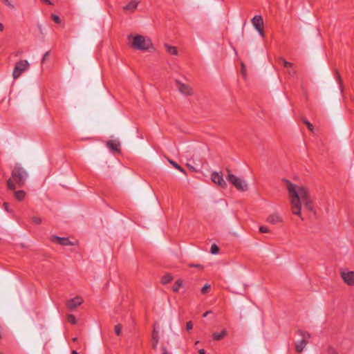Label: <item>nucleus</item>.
Wrapping results in <instances>:
<instances>
[{
    "label": "nucleus",
    "mask_w": 354,
    "mask_h": 354,
    "mask_svg": "<svg viewBox=\"0 0 354 354\" xmlns=\"http://www.w3.org/2000/svg\"><path fill=\"white\" fill-rule=\"evenodd\" d=\"M29 66L30 64L26 59H21L17 62L12 72L13 79L17 80L19 78L21 73L26 71L29 68Z\"/></svg>",
    "instance_id": "nucleus-5"
},
{
    "label": "nucleus",
    "mask_w": 354,
    "mask_h": 354,
    "mask_svg": "<svg viewBox=\"0 0 354 354\" xmlns=\"http://www.w3.org/2000/svg\"><path fill=\"white\" fill-rule=\"evenodd\" d=\"M193 328V324L191 321H189L186 323V329L187 330H192Z\"/></svg>",
    "instance_id": "nucleus-37"
},
{
    "label": "nucleus",
    "mask_w": 354,
    "mask_h": 354,
    "mask_svg": "<svg viewBox=\"0 0 354 354\" xmlns=\"http://www.w3.org/2000/svg\"><path fill=\"white\" fill-rule=\"evenodd\" d=\"M106 145L112 152H117L118 153H120V143L118 140H108L106 143Z\"/></svg>",
    "instance_id": "nucleus-12"
},
{
    "label": "nucleus",
    "mask_w": 354,
    "mask_h": 354,
    "mask_svg": "<svg viewBox=\"0 0 354 354\" xmlns=\"http://www.w3.org/2000/svg\"><path fill=\"white\" fill-rule=\"evenodd\" d=\"M169 162L176 169H177L178 170H179L180 171H181L184 174H186L185 170L180 165H179L177 162H176L171 160H169Z\"/></svg>",
    "instance_id": "nucleus-24"
},
{
    "label": "nucleus",
    "mask_w": 354,
    "mask_h": 354,
    "mask_svg": "<svg viewBox=\"0 0 354 354\" xmlns=\"http://www.w3.org/2000/svg\"><path fill=\"white\" fill-rule=\"evenodd\" d=\"M3 205L4 209L7 212H12V211L9 208V204L7 202H4Z\"/></svg>",
    "instance_id": "nucleus-36"
},
{
    "label": "nucleus",
    "mask_w": 354,
    "mask_h": 354,
    "mask_svg": "<svg viewBox=\"0 0 354 354\" xmlns=\"http://www.w3.org/2000/svg\"><path fill=\"white\" fill-rule=\"evenodd\" d=\"M51 19L56 24H59L61 23V19H60L58 15H57L52 14L51 15Z\"/></svg>",
    "instance_id": "nucleus-32"
},
{
    "label": "nucleus",
    "mask_w": 354,
    "mask_h": 354,
    "mask_svg": "<svg viewBox=\"0 0 354 354\" xmlns=\"http://www.w3.org/2000/svg\"><path fill=\"white\" fill-rule=\"evenodd\" d=\"M227 335V331L226 329L222 330L221 333H213L212 338L215 341H220L223 339Z\"/></svg>",
    "instance_id": "nucleus-14"
},
{
    "label": "nucleus",
    "mask_w": 354,
    "mask_h": 354,
    "mask_svg": "<svg viewBox=\"0 0 354 354\" xmlns=\"http://www.w3.org/2000/svg\"><path fill=\"white\" fill-rule=\"evenodd\" d=\"M175 83H176V85L177 86L178 91L181 94L185 95H193V89L189 85L182 83L178 80H176Z\"/></svg>",
    "instance_id": "nucleus-7"
},
{
    "label": "nucleus",
    "mask_w": 354,
    "mask_h": 354,
    "mask_svg": "<svg viewBox=\"0 0 354 354\" xmlns=\"http://www.w3.org/2000/svg\"><path fill=\"white\" fill-rule=\"evenodd\" d=\"M152 339L154 341L153 343L152 347L153 348H156L157 346V344L158 343L159 337H158V333L156 330V329H153V333H152Z\"/></svg>",
    "instance_id": "nucleus-21"
},
{
    "label": "nucleus",
    "mask_w": 354,
    "mask_h": 354,
    "mask_svg": "<svg viewBox=\"0 0 354 354\" xmlns=\"http://www.w3.org/2000/svg\"><path fill=\"white\" fill-rule=\"evenodd\" d=\"M210 252L213 254H216L219 252V248L216 244H212L211 246Z\"/></svg>",
    "instance_id": "nucleus-29"
},
{
    "label": "nucleus",
    "mask_w": 354,
    "mask_h": 354,
    "mask_svg": "<svg viewBox=\"0 0 354 354\" xmlns=\"http://www.w3.org/2000/svg\"><path fill=\"white\" fill-rule=\"evenodd\" d=\"M308 344L306 339H301L295 344V350L297 353H301Z\"/></svg>",
    "instance_id": "nucleus-15"
},
{
    "label": "nucleus",
    "mask_w": 354,
    "mask_h": 354,
    "mask_svg": "<svg viewBox=\"0 0 354 354\" xmlns=\"http://www.w3.org/2000/svg\"><path fill=\"white\" fill-rule=\"evenodd\" d=\"M211 180L214 184L218 185L223 189L227 187V183L224 180L221 172L213 171L211 174Z\"/></svg>",
    "instance_id": "nucleus-6"
},
{
    "label": "nucleus",
    "mask_w": 354,
    "mask_h": 354,
    "mask_svg": "<svg viewBox=\"0 0 354 354\" xmlns=\"http://www.w3.org/2000/svg\"><path fill=\"white\" fill-rule=\"evenodd\" d=\"M173 280V277L171 274H166L161 279V283L164 285L169 283Z\"/></svg>",
    "instance_id": "nucleus-19"
},
{
    "label": "nucleus",
    "mask_w": 354,
    "mask_h": 354,
    "mask_svg": "<svg viewBox=\"0 0 354 354\" xmlns=\"http://www.w3.org/2000/svg\"><path fill=\"white\" fill-rule=\"evenodd\" d=\"M190 266L191 267L200 268H203V266L201 265H200V264H196V265L195 264H192V265H190Z\"/></svg>",
    "instance_id": "nucleus-42"
},
{
    "label": "nucleus",
    "mask_w": 354,
    "mask_h": 354,
    "mask_svg": "<svg viewBox=\"0 0 354 354\" xmlns=\"http://www.w3.org/2000/svg\"><path fill=\"white\" fill-rule=\"evenodd\" d=\"M49 55H50V51H47L46 53H44V55L41 59V64H44L47 60Z\"/></svg>",
    "instance_id": "nucleus-34"
},
{
    "label": "nucleus",
    "mask_w": 354,
    "mask_h": 354,
    "mask_svg": "<svg viewBox=\"0 0 354 354\" xmlns=\"http://www.w3.org/2000/svg\"><path fill=\"white\" fill-rule=\"evenodd\" d=\"M82 302H83V300L81 297H75L67 301L66 306L71 310H74L77 306H80Z\"/></svg>",
    "instance_id": "nucleus-11"
},
{
    "label": "nucleus",
    "mask_w": 354,
    "mask_h": 354,
    "mask_svg": "<svg viewBox=\"0 0 354 354\" xmlns=\"http://www.w3.org/2000/svg\"><path fill=\"white\" fill-rule=\"evenodd\" d=\"M245 66L243 63H241V73L245 74Z\"/></svg>",
    "instance_id": "nucleus-41"
},
{
    "label": "nucleus",
    "mask_w": 354,
    "mask_h": 354,
    "mask_svg": "<svg viewBox=\"0 0 354 354\" xmlns=\"http://www.w3.org/2000/svg\"><path fill=\"white\" fill-rule=\"evenodd\" d=\"M212 313V311L210 310H208V311H206L205 313H203V317H206L207 316H208L209 314H210Z\"/></svg>",
    "instance_id": "nucleus-43"
},
{
    "label": "nucleus",
    "mask_w": 354,
    "mask_h": 354,
    "mask_svg": "<svg viewBox=\"0 0 354 354\" xmlns=\"http://www.w3.org/2000/svg\"><path fill=\"white\" fill-rule=\"evenodd\" d=\"M252 24L255 29L259 32V34L263 37V20L261 15H255L252 19Z\"/></svg>",
    "instance_id": "nucleus-8"
},
{
    "label": "nucleus",
    "mask_w": 354,
    "mask_h": 354,
    "mask_svg": "<svg viewBox=\"0 0 354 354\" xmlns=\"http://www.w3.org/2000/svg\"><path fill=\"white\" fill-rule=\"evenodd\" d=\"M226 171L228 174L227 176V180L232 184L237 190L245 192L248 190V185L243 181L242 179L238 178L234 174H232L230 169L227 168Z\"/></svg>",
    "instance_id": "nucleus-4"
},
{
    "label": "nucleus",
    "mask_w": 354,
    "mask_h": 354,
    "mask_svg": "<svg viewBox=\"0 0 354 354\" xmlns=\"http://www.w3.org/2000/svg\"><path fill=\"white\" fill-rule=\"evenodd\" d=\"M341 277L347 285L353 286L354 285V272H342Z\"/></svg>",
    "instance_id": "nucleus-10"
},
{
    "label": "nucleus",
    "mask_w": 354,
    "mask_h": 354,
    "mask_svg": "<svg viewBox=\"0 0 354 354\" xmlns=\"http://www.w3.org/2000/svg\"><path fill=\"white\" fill-rule=\"evenodd\" d=\"M282 180L286 183L290 195L292 214L299 216L303 221L304 218L301 214V203L308 211L313 212L314 210L313 203L309 191L305 187H298L287 179L283 178Z\"/></svg>",
    "instance_id": "nucleus-1"
},
{
    "label": "nucleus",
    "mask_w": 354,
    "mask_h": 354,
    "mask_svg": "<svg viewBox=\"0 0 354 354\" xmlns=\"http://www.w3.org/2000/svg\"><path fill=\"white\" fill-rule=\"evenodd\" d=\"M0 354H2L1 353H0Z\"/></svg>",
    "instance_id": "nucleus-48"
},
{
    "label": "nucleus",
    "mask_w": 354,
    "mask_h": 354,
    "mask_svg": "<svg viewBox=\"0 0 354 354\" xmlns=\"http://www.w3.org/2000/svg\"><path fill=\"white\" fill-rule=\"evenodd\" d=\"M67 320L69 323L73 325H75L77 322L76 318L73 315H68Z\"/></svg>",
    "instance_id": "nucleus-27"
},
{
    "label": "nucleus",
    "mask_w": 354,
    "mask_h": 354,
    "mask_svg": "<svg viewBox=\"0 0 354 354\" xmlns=\"http://www.w3.org/2000/svg\"><path fill=\"white\" fill-rule=\"evenodd\" d=\"M183 286V280L180 279H178L176 280V281L174 283V286H172V290L174 292H177L179 290V288Z\"/></svg>",
    "instance_id": "nucleus-22"
},
{
    "label": "nucleus",
    "mask_w": 354,
    "mask_h": 354,
    "mask_svg": "<svg viewBox=\"0 0 354 354\" xmlns=\"http://www.w3.org/2000/svg\"><path fill=\"white\" fill-rule=\"evenodd\" d=\"M31 221H32V223H34L35 225H39L42 222L41 218L40 217H37V216H32L31 218Z\"/></svg>",
    "instance_id": "nucleus-30"
},
{
    "label": "nucleus",
    "mask_w": 354,
    "mask_h": 354,
    "mask_svg": "<svg viewBox=\"0 0 354 354\" xmlns=\"http://www.w3.org/2000/svg\"><path fill=\"white\" fill-rule=\"evenodd\" d=\"M299 334L302 337V339H306L308 341V339L310 337V333L306 331L299 330Z\"/></svg>",
    "instance_id": "nucleus-25"
},
{
    "label": "nucleus",
    "mask_w": 354,
    "mask_h": 354,
    "mask_svg": "<svg viewBox=\"0 0 354 354\" xmlns=\"http://www.w3.org/2000/svg\"><path fill=\"white\" fill-rule=\"evenodd\" d=\"M165 48L168 53L172 55H178V49L176 46H170L167 44H165Z\"/></svg>",
    "instance_id": "nucleus-17"
},
{
    "label": "nucleus",
    "mask_w": 354,
    "mask_h": 354,
    "mask_svg": "<svg viewBox=\"0 0 354 354\" xmlns=\"http://www.w3.org/2000/svg\"><path fill=\"white\" fill-rule=\"evenodd\" d=\"M259 232L261 233H268L270 232L268 227H267L266 226H261L259 227Z\"/></svg>",
    "instance_id": "nucleus-33"
},
{
    "label": "nucleus",
    "mask_w": 354,
    "mask_h": 354,
    "mask_svg": "<svg viewBox=\"0 0 354 354\" xmlns=\"http://www.w3.org/2000/svg\"><path fill=\"white\" fill-rule=\"evenodd\" d=\"M335 78L339 84L340 91L342 93L343 92V81H342V79L339 72L337 70L335 71Z\"/></svg>",
    "instance_id": "nucleus-23"
},
{
    "label": "nucleus",
    "mask_w": 354,
    "mask_h": 354,
    "mask_svg": "<svg viewBox=\"0 0 354 354\" xmlns=\"http://www.w3.org/2000/svg\"><path fill=\"white\" fill-rule=\"evenodd\" d=\"M304 123L307 126L308 129L311 131V132H313V130H314V127L313 125L309 122L306 119H302Z\"/></svg>",
    "instance_id": "nucleus-28"
},
{
    "label": "nucleus",
    "mask_w": 354,
    "mask_h": 354,
    "mask_svg": "<svg viewBox=\"0 0 354 354\" xmlns=\"http://www.w3.org/2000/svg\"><path fill=\"white\" fill-rule=\"evenodd\" d=\"M211 288V286L208 283H206L201 290V292L202 295H206Z\"/></svg>",
    "instance_id": "nucleus-26"
},
{
    "label": "nucleus",
    "mask_w": 354,
    "mask_h": 354,
    "mask_svg": "<svg viewBox=\"0 0 354 354\" xmlns=\"http://www.w3.org/2000/svg\"><path fill=\"white\" fill-rule=\"evenodd\" d=\"M277 62L279 64L283 65L285 68H292L293 66L292 63L286 61L282 57H280L277 59Z\"/></svg>",
    "instance_id": "nucleus-18"
},
{
    "label": "nucleus",
    "mask_w": 354,
    "mask_h": 354,
    "mask_svg": "<svg viewBox=\"0 0 354 354\" xmlns=\"http://www.w3.org/2000/svg\"><path fill=\"white\" fill-rule=\"evenodd\" d=\"M50 241L57 243L59 245L66 246V245H74L75 243L69 240L66 237H59L57 236H52L50 238Z\"/></svg>",
    "instance_id": "nucleus-9"
},
{
    "label": "nucleus",
    "mask_w": 354,
    "mask_h": 354,
    "mask_svg": "<svg viewBox=\"0 0 354 354\" xmlns=\"http://www.w3.org/2000/svg\"><path fill=\"white\" fill-rule=\"evenodd\" d=\"M267 221L272 224H277L282 222V218L279 214L274 213L268 216Z\"/></svg>",
    "instance_id": "nucleus-13"
},
{
    "label": "nucleus",
    "mask_w": 354,
    "mask_h": 354,
    "mask_svg": "<svg viewBox=\"0 0 354 354\" xmlns=\"http://www.w3.org/2000/svg\"><path fill=\"white\" fill-rule=\"evenodd\" d=\"M114 330L117 335H118V336L120 335L121 331H122V325L120 324L115 325V328H114Z\"/></svg>",
    "instance_id": "nucleus-31"
},
{
    "label": "nucleus",
    "mask_w": 354,
    "mask_h": 354,
    "mask_svg": "<svg viewBox=\"0 0 354 354\" xmlns=\"http://www.w3.org/2000/svg\"><path fill=\"white\" fill-rule=\"evenodd\" d=\"M205 350L203 348L198 350V354H205Z\"/></svg>",
    "instance_id": "nucleus-44"
},
{
    "label": "nucleus",
    "mask_w": 354,
    "mask_h": 354,
    "mask_svg": "<svg viewBox=\"0 0 354 354\" xmlns=\"http://www.w3.org/2000/svg\"><path fill=\"white\" fill-rule=\"evenodd\" d=\"M14 194H15V197L16 198V199L19 201L24 200V198H25V196H26V193L23 190L16 191V192H15Z\"/></svg>",
    "instance_id": "nucleus-20"
},
{
    "label": "nucleus",
    "mask_w": 354,
    "mask_h": 354,
    "mask_svg": "<svg viewBox=\"0 0 354 354\" xmlns=\"http://www.w3.org/2000/svg\"><path fill=\"white\" fill-rule=\"evenodd\" d=\"M41 2L48 5H53V3L50 0H40Z\"/></svg>",
    "instance_id": "nucleus-39"
},
{
    "label": "nucleus",
    "mask_w": 354,
    "mask_h": 354,
    "mask_svg": "<svg viewBox=\"0 0 354 354\" xmlns=\"http://www.w3.org/2000/svg\"><path fill=\"white\" fill-rule=\"evenodd\" d=\"M28 177L26 171L19 164H17L12 171L11 178L7 180V187L10 190H15L16 185L22 187Z\"/></svg>",
    "instance_id": "nucleus-2"
},
{
    "label": "nucleus",
    "mask_w": 354,
    "mask_h": 354,
    "mask_svg": "<svg viewBox=\"0 0 354 354\" xmlns=\"http://www.w3.org/2000/svg\"><path fill=\"white\" fill-rule=\"evenodd\" d=\"M296 73H297L296 71L294 70V69H292V70L288 71L289 75H290L292 76L296 75Z\"/></svg>",
    "instance_id": "nucleus-40"
},
{
    "label": "nucleus",
    "mask_w": 354,
    "mask_h": 354,
    "mask_svg": "<svg viewBox=\"0 0 354 354\" xmlns=\"http://www.w3.org/2000/svg\"><path fill=\"white\" fill-rule=\"evenodd\" d=\"M3 2L11 8H14V6L10 3V0H2Z\"/></svg>",
    "instance_id": "nucleus-38"
},
{
    "label": "nucleus",
    "mask_w": 354,
    "mask_h": 354,
    "mask_svg": "<svg viewBox=\"0 0 354 354\" xmlns=\"http://www.w3.org/2000/svg\"><path fill=\"white\" fill-rule=\"evenodd\" d=\"M3 29H4V26H3V24H1V23L0 22V31H3Z\"/></svg>",
    "instance_id": "nucleus-46"
},
{
    "label": "nucleus",
    "mask_w": 354,
    "mask_h": 354,
    "mask_svg": "<svg viewBox=\"0 0 354 354\" xmlns=\"http://www.w3.org/2000/svg\"><path fill=\"white\" fill-rule=\"evenodd\" d=\"M71 354H78V353L76 351L73 350L72 351Z\"/></svg>",
    "instance_id": "nucleus-47"
},
{
    "label": "nucleus",
    "mask_w": 354,
    "mask_h": 354,
    "mask_svg": "<svg viewBox=\"0 0 354 354\" xmlns=\"http://www.w3.org/2000/svg\"><path fill=\"white\" fill-rule=\"evenodd\" d=\"M328 354H338V353L334 348L330 346L328 348Z\"/></svg>",
    "instance_id": "nucleus-35"
},
{
    "label": "nucleus",
    "mask_w": 354,
    "mask_h": 354,
    "mask_svg": "<svg viewBox=\"0 0 354 354\" xmlns=\"http://www.w3.org/2000/svg\"><path fill=\"white\" fill-rule=\"evenodd\" d=\"M162 351H163L162 354H169L167 349L165 347L162 348Z\"/></svg>",
    "instance_id": "nucleus-45"
},
{
    "label": "nucleus",
    "mask_w": 354,
    "mask_h": 354,
    "mask_svg": "<svg viewBox=\"0 0 354 354\" xmlns=\"http://www.w3.org/2000/svg\"><path fill=\"white\" fill-rule=\"evenodd\" d=\"M128 39L131 41V47L136 50L147 51L153 47L151 39L141 35H129Z\"/></svg>",
    "instance_id": "nucleus-3"
},
{
    "label": "nucleus",
    "mask_w": 354,
    "mask_h": 354,
    "mask_svg": "<svg viewBox=\"0 0 354 354\" xmlns=\"http://www.w3.org/2000/svg\"><path fill=\"white\" fill-rule=\"evenodd\" d=\"M138 3L136 1H131L126 6L124 7L125 11L133 12L138 7Z\"/></svg>",
    "instance_id": "nucleus-16"
}]
</instances>
